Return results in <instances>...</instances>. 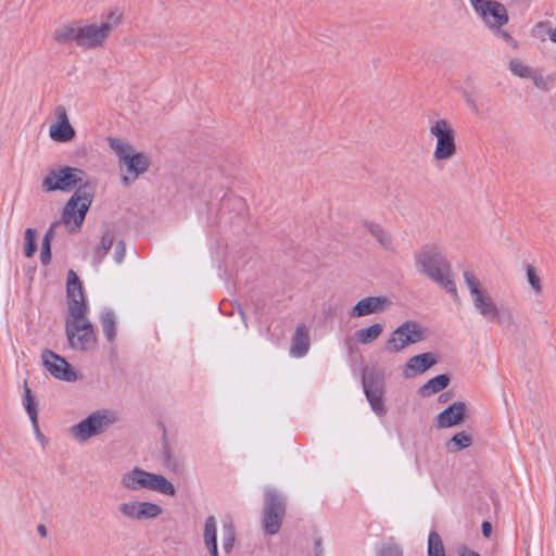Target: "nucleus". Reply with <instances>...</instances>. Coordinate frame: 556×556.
Listing matches in <instances>:
<instances>
[{"mask_svg":"<svg viewBox=\"0 0 556 556\" xmlns=\"http://www.w3.org/2000/svg\"><path fill=\"white\" fill-rule=\"evenodd\" d=\"M124 10L111 7L99 22L77 20L59 26L53 31V39L58 43L75 42L85 50L103 48L112 33L123 23Z\"/></svg>","mask_w":556,"mask_h":556,"instance_id":"nucleus-1","label":"nucleus"},{"mask_svg":"<svg viewBox=\"0 0 556 556\" xmlns=\"http://www.w3.org/2000/svg\"><path fill=\"white\" fill-rule=\"evenodd\" d=\"M88 305L77 275L71 270L67 276V316L65 333L68 344L77 351H90L97 345V334L87 317Z\"/></svg>","mask_w":556,"mask_h":556,"instance_id":"nucleus-2","label":"nucleus"},{"mask_svg":"<svg viewBox=\"0 0 556 556\" xmlns=\"http://www.w3.org/2000/svg\"><path fill=\"white\" fill-rule=\"evenodd\" d=\"M463 279L469 293L473 312L483 320L496 324L502 330L511 332L518 328L515 309L496 302L491 291L471 270H464Z\"/></svg>","mask_w":556,"mask_h":556,"instance_id":"nucleus-3","label":"nucleus"},{"mask_svg":"<svg viewBox=\"0 0 556 556\" xmlns=\"http://www.w3.org/2000/svg\"><path fill=\"white\" fill-rule=\"evenodd\" d=\"M417 271L457 298V288L453 278L451 264L435 244H425L414 255Z\"/></svg>","mask_w":556,"mask_h":556,"instance_id":"nucleus-4","label":"nucleus"},{"mask_svg":"<svg viewBox=\"0 0 556 556\" xmlns=\"http://www.w3.org/2000/svg\"><path fill=\"white\" fill-rule=\"evenodd\" d=\"M108 143L118 160L119 179L123 185L129 186L149 172L151 157L148 153L121 138L111 137Z\"/></svg>","mask_w":556,"mask_h":556,"instance_id":"nucleus-5","label":"nucleus"},{"mask_svg":"<svg viewBox=\"0 0 556 556\" xmlns=\"http://www.w3.org/2000/svg\"><path fill=\"white\" fill-rule=\"evenodd\" d=\"M119 485L128 492L149 491L165 496H175L176 488L164 475L135 466L119 477Z\"/></svg>","mask_w":556,"mask_h":556,"instance_id":"nucleus-6","label":"nucleus"},{"mask_svg":"<svg viewBox=\"0 0 556 556\" xmlns=\"http://www.w3.org/2000/svg\"><path fill=\"white\" fill-rule=\"evenodd\" d=\"M428 337L427 327L416 319H406L396 326L383 343L388 354H399L414 344L425 341Z\"/></svg>","mask_w":556,"mask_h":556,"instance_id":"nucleus-7","label":"nucleus"},{"mask_svg":"<svg viewBox=\"0 0 556 556\" xmlns=\"http://www.w3.org/2000/svg\"><path fill=\"white\" fill-rule=\"evenodd\" d=\"M117 421V415L111 409H98L89 414L68 429V434L77 443H86L106 432Z\"/></svg>","mask_w":556,"mask_h":556,"instance_id":"nucleus-8","label":"nucleus"},{"mask_svg":"<svg viewBox=\"0 0 556 556\" xmlns=\"http://www.w3.org/2000/svg\"><path fill=\"white\" fill-rule=\"evenodd\" d=\"M429 138L433 143L432 157L437 162L452 160L457 152L456 131L446 118H435L428 126Z\"/></svg>","mask_w":556,"mask_h":556,"instance_id":"nucleus-9","label":"nucleus"},{"mask_svg":"<svg viewBox=\"0 0 556 556\" xmlns=\"http://www.w3.org/2000/svg\"><path fill=\"white\" fill-rule=\"evenodd\" d=\"M92 199L91 186L79 187L66 202L59 225L62 223L70 232H77L85 220Z\"/></svg>","mask_w":556,"mask_h":556,"instance_id":"nucleus-10","label":"nucleus"},{"mask_svg":"<svg viewBox=\"0 0 556 556\" xmlns=\"http://www.w3.org/2000/svg\"><path fill=\"white\" fill-rule=\"evenodd\" d=\"M86 173L77 167L64 166L54 168L48 172L42 180L45 191H63L70 192L76 186L83 187L84 185L90 186L86 180Z\"/></svg>","mask_w":556,"mask_h":556,"instance_id":"nucleus-11","label":"nucleus"},{"mask_svg":"<svg viewBox=\"0 0 556 556\" xmlns=\"http://www.w3.org/2000/svg\"><path fill=\"white\" fill-rule=\"evenodd\" d=\"M117 513L123 519L132 522H146L159 519L164 510L163 507L151 501L129 498L117 505Z\"/></svg>","mask_w":556,"mask_h":556,"instance_id":"nucleus-12","label":"nucleus"},{"mask_svg":"<svg viewBox=\"0 0 556 556\" xmlns=\"http://www.w3.org/2000/svg\"><path fill=\"white\" fill-rule=\"evenodd\" d=\"M475 12L490 30H498L508 23L506 8L495 0H468Z\"/></svg>","mask_w":556,"mask_h":556,"instance_id":"nucleus-13","label":"nucleus"},{"mask_svg":"<svg viewBox=\"0 0 556 556\" xmlns=\"http://www.w3.org/2000/svg\"><path fill=\"white\" fill-rule=\"evenodd\" d=\"M507 68L513 76L531 80L533 86L541 91H548L553 87V79L544 76L539 70L533 68L520 58L510 59Z\"/></svg>","mask_w":556,"mask_h":556,"instance_id":"nucleus-14","label":"nucleus"},{"mask_svg":"<svg viewBox=\"0 0 556 556\" xmlns=\"http://www.w3.org/2000/svg\"><path fill=\"white\" fill-rule=\"evenodd\" d=\"M48 132L50 139L59 143L71 142L76 137V130L70 122V116L64 105L55 106Z\"/></svg>","mask_w":556,"mask_h":556,"instance_id":"nucleus-15","label":"nucleus"},{"mask_svg":"<svg viewBox=\"0 0 556 556\" xmlns=\"http://www.w3.org/2000/svg\"><path fill=\"white\" fill-rule=\"evenodd\" d=\"M392 300L386 295H370L358 300L349 311L351 318H363L379 315L392 306Z\"/></svg>","mask_w":556,"mask_h":556,"instance_id":"nucleus-16","label":"nucleus"},{"mask_svg":"<svg viewBox=\"0 0 556 556\" xmlns=\"http://www.w3.org/2000/svg\"><path fill=\"white\" fill-rule=\"evenodd\" d=\"M283 514L285 504L280 496L273 491H266L264 527L267 533L275 534L279 531Z\"/></svg>","mask_w":556,"mask_h":556,"instance_id":"nucleus-17","label":"nucleus"},{"mask_svg":"<svg viewBox=\"0 0 556 556\" xmlns=\"http://www.w3.org/2000/svg\"><path fill=\"white\" fill-rule=\"evenodd\" d=\"M42 362L46 369L55 379L68 382L76 381L78 379L76 370L66 362V359L52 351L46 350L42 352Z\"/></svg>","mask_w":556,"mask_h":556,"instance_id":"nucleus-18","label":"nucleus"},{"mask_svg":"<svg viewBox=\"0 0 556 556\" xmlns=\"http://www.w3.org/2000/svg\"><path fill=\"white\" fill-rule=\"evenodd\" d=\"M468 406L463 401H455L439 413L433 425L437 429H448L460 426L467 418Z\"/></svg>","mask_w":556,"mask_h":556,"instance_id":"nucleus-19","label":"nucleus"},{"mask_svg":"<svg viewBox=\"0 0 556 556\" xmlns=\"http://www.w3.org/2000/svg\"><path fill=\"white\" fill-rule=\"evenodd\" d=\"M363 387L366 397L372 408L378 415L382 416L386 414V407L382 400L383 395V378H376L371 374H367L363 380Z\"/></svg>","mask_w":556,"mask_h":556,"instance_id":"nucleus-20","label":"nucleus"},{"mask_svg":"<svg viewBox=\"0 0 556 556\" xmlns=\"http://www.w3.org/2000/svg\"><path fill=\"white\" fill-rule=\"evenodd\" d=\"M438 356L432 352H426L414 355L405 362L402 375L405 379H413L417 376L425 374L435 364H438Z\"/></svg>","mask_w":556,"mask_h":556,"instance_id":"nucleus-21","label":"nucleus"},{"mask_svg":"<svg viewBox=\"0 0 556 556\" xmlns=\"http://www.w3.org/2000/svg\"><path fill=\"white\" fill-rule=\"evenodd\" d=\"M384 326L381 323H372L366 327L357 329L353 339L356 344L359 345H371L376 343L383 334Z\"/></svg>","mask_w":556,"mask_h":556,"instance_id":"nucleus-22","label":"nucleus"},{"mask_svg":"<svg viewBox=\"0 0 556 556\" xmlns=\"http://www.w3.org/2000/svg\"><path fill=\"white\" fill-rule=\"evenodd\" d=\"M202 539L210 556H219L217 545V521L214 516H208L205 518Z\"/></svg>","mask_w":556,"mask_h":556,"instance_id":"nucleus-23","label":"nucleus"},{"mask_svg":"<svg viewBox=\"0 0 556 556\" xmlns=\"http://www.w3.org/2000/svg\"><path fill=\"white\" fill-rule=\"evenodd\" d=\"M308 330L304 325H300L296 327L295 333L293 336L290 353L294 357H302L308 352Z\"/></svg>","mask_w":556,"mask_h":556,"instance_id":"nucleus-24","label":"nucleus"},{"mask_svg":"<svg viewBox=\"0 0 556 556\" xmlns=\"http://www.w3.org/2000/svg\"><path fill=\"white\" fill-rule=\"evenodd\" d=\"M364 228L370 236H372L377 240V242L382 249L387 251L393 250L392 237L384 230V228L380 224L367 220L364 223Z\"/></svg>","mask_w":556,"mask_h":556,"instance_id":"nucleus-25","label":"nucleus"},{"mask_svg":"<svg viewBox=\"0 0 556 556\" xmlns=\"http://www.w3.org/2000/svg\"><path fill=\"white\" fill-rule=\"evenodd\" d=\"M450 381L451 379L447 375H438L429 379L425 384H422L418 390V394L421 397H430L447 388Z\"/></svg>","mask_w":556,"mask_h":556,"instance_id":"nucleus-26","label":"nucleus"},{"mask_svg":"<svg viewBox=\"0 0 556 556\" xmlns=\"http://www.w3.org/2000/svg\"><path fill=\"white\" fill-rule=\"evenodd\" d=\"M471 444H472V437L465 431H459V432L455 433L446 442V450L450 453H456L458 451L469 447Z\"/></svg>","mask_w":556,"mask_h":556,"instance_id":"nucleus-27","label":"nucleus"},{"mask_svg":"<svg viewBox=\"0 0 556 556\" xmlns=\"http://www.w3.org/2000/svg\"><path fill=\"white\" fill-rule=\"evenodd\" d=\"M59 226V220L52 223L50 227L48 228L42 243H41V251H40V258L42 264H48L51 258V241L54 239L56 235V228Z\"/></svg>","mask_w":556,"mask_h":556,"instance_id":"nucleus-28","label":"nucleus"},{"mask_svg":"<svg viewBox=\"0 0 556 556\" xmlns=\"http://www.w3.org/2000/svg\"><path fill=\"white\" fill-rule=\"evenodd\" d=\"M100 323L102 331L109 342H113L116 338V320L112 312L105 311L101 314Z\"/></svg>","mask_w":556,"mask_h":556,"instance_id":"nucleus-29","label":"nucleus"},{"mask_svg":"<svg viewBox=\"0 0 556 556\" xmlns=\"http://www.w3.org/2000/svg\"><path fill=\"white\" fill-rule=\"evenodd\" d=\"M115 238L114 235L111 231H106L101 237V241L99 247L94 250V260L97 263H101L104 258V256L108 254V252L114 248L115 245Z\"/></svg>","mask_w":556,"mask_h":556,"instance_id":"nucleus-30","label":"nucleus"},{"mask_svg":"<svg viewBox=\"0 0 556 556\" xmlns=\"http://www.w3.org/2000/svg\"><path fill=\"white\" fill-rule=\"evenodd\" d=\"M427 556H446L443 541L439 533L435 531L429 533Z\"/></svg>","mask_w":556,"mask_h":556,"instance_id":"nucleus-31","label":"nucleus"},{"mask_svg":"<svg viewBox=\"0 0 556 556\" xmlns=\"http://www.w3.org/2000/svg\"><path fill=\"white\" fill-rule=\"evenodd\" d=\"M236 542V531L231 522H225L222 528V548L230 554Z\"/></svg>","mask_w":556,"mask_h":556,"instance_id":"nucleus-32","label":"nucleus"},{"mask_svg":"<svg viewBox=\"0 0 556 556\" xmlns=\"http://www.w3.org/2000/svg\"><path fill=\"white\" fill-rule=\"evenodd\" d=\"M526 275L528 283L534 295L539 296L543 293V282L541 276L533 266H527Z\"/></svg>","mask_w":556,"mask_h":556,"instance_id":"nucleus-33","label":"nucleus"},{"mask_svg":"<svg viewBox=\"0 0 556 556\" xmlns=\"http://www.w3.org/2000/svg\"><path fill=\"white\" fill-rule=\"evenodd\" d=\"M24 407L31 420V424H36V420L38 418V412L36 407V401L35 397L31 394L30 389L28 388L27 383H24V399H23Z\"/></svg>","mask_w":556,"mask_h":556,"instance_id":"nucleus-34","label":"nucleus"},{"mask_svg":"<svg viewBox=\"0 0 556 556\" xmlns=\"http://www.w3.org/2000/svg\"><path fill=\"white\" fill-rule=\"evenodd\" d=\"M37 231L33 228H27L24 232V254L30 258L36 252Z\"/></svg>","mask_w":556,"mask_h":556,"instance_id":"nucleus-35","label":"nucleus"},{"mask_svg":"<svg viewBox=\"0 0 556 556\" xmlns=\"http://www.w3.org/2000/svg\"><path fill=\"white\" fill-rule=\"evenodd\" d=\"M125 252H126V249H125L124 242L116 241V243L114 245V254H113V257H114V261L116 264H121L124 261Z\"/></svg>","mask_w":556,"mask_h":556,"instance_id":"nucleus-36","label":"nucleus"},{"mask_svg":"<svg viewBox=\"0 0 556 556\" xmlns=\"http://www.w3.org/2000/svg\"><path fill=\"white\" fill-rule=\"evenodd\" d=\"M380 556H402V549L397 545H388L383 547Z\"/></svg>","mask_w":556,"mask_h":556,"instance_id":"nucleus-37","label":"nucleus"},{"mask_svg":"<svg viewBox=\"0 0 556 556\" xmlns=\"http://www.w3.org/2000/svg\"><path fill=\"white\" fill-rule=\"evenodd\" d=\"M498 38L507 41V42H510L513 41V38L511 36L509 35V33H507L506 30H503L502 28H498V30H492Z\"/></svg>","mask_w":556,"mask_h":556,"instance_id":"nucleus-38","label":"nucleus"},{"mask_svg":"<svg viewBox=\"0 0 556 556\" xmlns=\"http://www.w3.org/2000/svg\"><path fill=\"white\" fill-rule=\"evenodd\" d=\"M33 428H34V431H35V434H36V438L37 440L40 442V444L42 446H45L46 442H47V439L46 437L40 432L39 430V427H38V424H33Z\"/></svg>","mask_w":556,"mask_h":556,"instance_id":"nucleus-39","label":"nucleus"},{"mask_svg":"<svg viewBox=\"0 0 556 556\" xmlns=\"http://www.w3.org/2000/svg\"><path fill=\"white\" fill-rule=\"evenodd\" d=\"M492 532V525L489 521L482 523V533L485 538H489Z\"/></svg>","mask_w":556,"mask_h":556,"instance_id":"nucleus-40","label":"nucleus"},{"mask_svg":"<svg viewBox=\"0 0 556 556\" xmlns=\"http://www.w3.org/2000/svg\"><path fill=\"white\" fill-rule=\"evenodd\" d=\"M459 555L460 556H480L478 553H476L467 547L462 548L459 552Z\"/></svg>","mask_w":556,"mask_h":556,"instance_id":"nucleus-41","label":"nucleus"},{"mask_svg":"<svg viewBox=\"0 0 556 556\" xmlns=\"http://www.w3.org/2000/svg\"><path fill=\"white\" fill-rule=\"evenodd\" d=\"M548 37L549 39L556 43V28H553V29H549L548 30Z\"/></svg>","mask_w":556,"mask_h":556,"instance_id":"nucleus-42","label":"nucleus"},{"mask_svg":"<svg viewBox=\"0 0 556 556\" xmlns=\"http://www.w3.org/2000/svg\"><path fill=\"white\" fill-rule=\"evenodd\" d=\"M448 399H450V394H448V393H442V394L438 397V401H439L440 403H445Z\"/></svg>","mask_w":556,"mask_h":556,"instance_id":"nucleus-43","label":"nucleus"}]
</instances>
